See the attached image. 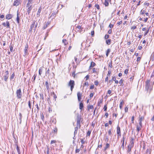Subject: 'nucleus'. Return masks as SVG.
I'll return each instance as SVG.
<instances>
[{"mask_svg":"<svg viewBox=\"0 0 154 154\" xmlns=\"http://www.w3.org/2000/svg\"><path fill=\"white\" fill-rule=\"evenodd\" d=\"M150 80H147L146 82L145 88L146 90L149 93H150L151 91L152 90V86L150 85Z\"/></svg>","mask_w":154,"mask_h":154,"instance_id":"1","label":"nucleus"},{"mask_svg":"<svg viewBox=\"0 0 154 154\" xmlns=\"http://www.w3.org/2000/svg\"><path fill=\"white\" fill-rule=\"evenodd\" d=\"M37 23L36 22L35 20H33V22L30 26V27L29 30V31L30 32H31L33 29L35 30L37 26Z\"/></svg>","mask_w":154,"mask_h":154,"instance_id":"2","label":"nucleus"},{"mask_svg":"<svg viewBox=\"0 0 154 154\" xmlns=\"http://www.w3.org/2000/svg\"><path fill=\"white\" fill-rule=\"evenodd\" d=\"M75 85V82L74 80H70L68 84V86L70 87V89L72 91L74 86Z\"/></svg>","mask_w":154,"mask_h":154,"instance_id":"3","label":"nucleus"},{"mask_svg":"<svg viewBox=\"0 0 154 154\" xmlns=\"http://www.w3.org/2000/svg\"><path fill=\"white\" fill-rule=\"evenodd\" d=\"M16 94L17 99L21 98L22 95V93L20 88L17 89L16 92Z\"/></svg>","mask_w":154,"mask_h":154,"instance_id":"4","label":"nucleus"},{"mask_svg":"<svg viewBox=\"0 0 154 154\" xmlns=\"http://www.w3.org/2000/svg\"><path fill=\"white\" fill-rule=\"evenodd\" d=\"M26 7H27L28 8L27 9V12L28 13V14L29 15L30 12V11L32 8V5H27V4Z\"/></svg>","mask_w":154,"mask_h":154,"instance_id":"5","label":"nucleus"},{"mask_svg":"<svg viewBox=\"0 0 154 154\" xmlns=\"http://www.w3.org/2000/svg\"><path fill=\"white\" fill-rule=\"evenodd\" d=\"M28 45L27 44L26 45H25V48L24 49V55H26L27 54H28Z\"/></svg>","mask_w":154,"mask_h":154,"instance_id":"6","label":"nucleus"},{"mask_svg":"<svg viewBox=\"0 0 154 154\" xmlns=\"http://www.w3.org/2000/svg\"><path fill=\"white\" fill-rule=\"evenodd\" d=\"M77 95L78 101H80L82 99V94L80 92H79L77 93Z\"/></svg>","mask_w":154,"mask_h":154,"instance_id":"7","label":"nucleus"},{"mask_svg":"<svg viewBox=\"0 0 154 154\" xmlns=\"http://www.w3.org/2000/svg\"><path fill=\"white\" fill-rule=\"evenodd\" d=\"M2 25L4 26H7V28H10V23L8 21H7L6 23H2Z\"/></svg>","mask_w":154,"mask_h":154,"instance_id":"8","label":"nucleus"},{"mask_svg":"<svg viewBox=\"0 0 154 154\" xmlns=\"http://www.w3.org/2000/svg\"><path fill=\"white\" fill-rule=\"evenodd\" d=\"M117 134L119 136H121V131L120 128L119 127V125L118 126L117 128Z\"/></svg>","mask_w":154,"mask_h":154,"instance_id":"9","label":"nucleus"},{"mask_svg":"<svg viewBox=\"0 0 154 154\" xmlns=\"http://www.w3.org/2000/svg\"><path fill=\"white\" fill-rule=\"evenodd\" d=\"M144 120V117L142 116L141 117H140L139 119V124L140 125H142V122Z\"/></svg>","mask_w":154,"mask_h":154,"instance_id":"10","label":"nucleus"},{"mask_svg":"<svg viewBox=\"0 0 154 154\" xmlns=\"http://www.w3.org/2000/svg\"><path fill=\"white\" fill-rule=\"evenodd\" d=\"M20 12H19L18 11H17V17L16 19V20L17 22V23L18 24L20 23V18L19 17V15H20Z\"/></svg>","mask_w":154,"mask_h":154,"instance_id":"11","label":"nucleus"},{"mask_svg":"<svg viewBox=\"0 0 154 154\" xmlns=\"http://www.w3.org/2000/svg\"><path fill=\"white\" fill-rule=\"evenodd\" d=\"M20 0H16L14 3V5L15 6H18L20 3Z\"/></svg>","mask_w":154,"mask_h":154,"instance_id":"12","label":"nucleus"},{"mask_svg":"<svg viewBox=\"0 0 154 154\" xmlns=\"http://www.w3.org/2000/svg\"><path fill=\"white\" fill-rule=\"evenodd\" d=\"M5 75L4 76V80L5 81H7L8 77V71L5 72Z\"/></svg>","mask_w":154,"mask_h":154,"instance_id":"13","label":"nucleus"},{"mask_svg":"<svg viewBox=\"0 0 154 154\" xmlns=\"http://www.w3.org/2000/svg\"><path fill=\"white\" fill-rule=\"evenodd\" d=\"M110 145L108 143H107L106 144L105 146L104 147V151L105 152L106 154V150L107 149L109 148V147Z\"/></svg>","mask_w":154,"mask_h":154,"instance_id":"14","label":"nucleus"},{"mask_svg":"<svg viewBox=\"0 0 154 154\" xmlns=\"http://www.w3.org/2000/svg\"><path fill=\"white\" fill-rule=\"evenodd\" d=\"M42 8L41 7H40L38 9V12L36 14V16H37V17H39V16H40V13L42 11Z\"/></svg>","mask_w":154,"mask_h":154,"instance_id":"15","label":"nucleus"},{"mask_svg":"<svg viewBox=\"0 0 154 154\" xmlns=\"http://www.w3.org/2000/svg\"><path fill=\"white\" fill-rule=\"evenodd\" d=\"M134 139L132 138H131V144L129 145L131 146V147H133L134 146Z\"/></svg>","mask_w":154,"mask_h":154,"instance_id":"16","label":"nucleus"},{"mask_svg":"<svg viewBox=\"0 0 154 154\" xmlns=\"http://www.w3.org/2000/svg\"><path fill=\"white\" fill-rule=\"evenodd\" d=\"M12 17V15L10 14H8L6 15V19L9 20L11 19Z\"/></svg>","mask_w":154,"mask_h":154,"instance_id":"17","label":"nucleus"},{"mask_svg":"<svg viewBox=\"0 0 154 154\" xmlns=\"http://www.w3.org/2000/svg\"><path fill=\"white\" fill-rule=\"evenodd\" d=\"M44 69V68L43 67H41L39 70V75H41L42 73V71Z\"/></svg>","mask_w":154,"mask_h":154,"instance_id":"18","label":"nucleus"},{"mask_svg":"<svg viewBox=\"0 0 154 154\" xmlns=\"http://www.w3.org/2000/svg\"><path fill=\"white\" fill-rule=\"evenodd\" d=\"M95 65L96 64L93 61L91 62V63L89 67L90 69L91 67H93L94 66H95Z\"/></svg>","mask_w":154,"mask_h":154,"instance_id":"19","label":"nucleus"},{"mask_svg":"<svg viewBox=\"0 0 154 154\" xmlns=\"http://www.w3.org/2000/svg\"><path fill=\"white\" fill-rule=\"evenodd\" d=\"M142 125H137V130L138 131V132L141 129V127H142Z\"/></svg>","mask_w":154,"mask_h":154,"instance_id":"20","label":"nucleus"},{"mask_svg":"<svg viewBox=\"0 0 154 154\" xmlns=\"http://www.w3.org/2000/svg\"><path fill=\"white\" fill-rule=\"evenodd\" d=\"M45 85L47 90H48L49 89V86L48 83V82L46 81L45 82Z\"/></svg>","mask_w":154,"mask_h":154,"instance_id":"21","label":"nucleus"},{"mask_svg":"<svg viewBox=\"0 0 154 154\" xmlns=\"http://www.w3.org/2000/svg\"><path fill=\"white\" fill-rule=\"evenodd\" d=\"M50 22L49 21L43 27L44 29H45L50 24Z\"/></svg>","mask_w":154,"mask_h":154,"instance_id":"22","label":"nucleus"},{"mask_svg":"<svg viewBox=\"0 0 154 154\" xmlns=\"http://www.w3.org/2000/svg\"><path fill=\"white\" fill-rule=\"evenodd\" d=\"M84 107L83 104L82 102H81L79 104V109L82 110Z\"/></svg>","mask_w":154,"mask_h":154,"instance_id":"23","label":"nucleus"},{"mask_svg":"<svg viewBox=\"0 0 154 154\" xmlns=\"http://www.w3.org/2000/svg\"><path fill=\"white\" fill-rule=\"evenodd\" d=\"M50 69H48V70L46 71V73H45V75L46 76L47 75H48V76H49V74H50Z\"/></svg>","mask_w":154,"mask_h":154,"instance_id":"24","label":"nucleus"},{"mask_svg":"<svg viewBox=\"0 0 154 154\" xmlns=\"http://www.w3.org/2000/svg\"><path fill=\"white\" fill-rule=\"evenodd\" d=\"M150 59L152 61L154 60V52L152 53Z\"/></svg>","mask_w":154,"mask_h":154,"instance_id":"25","label":"nucleus"},{"mask_svg":"<svg viewBox=\"0 0 154 154\" xmlns=\"http://www.w3.org/2000/svg\"><path fill=\"white\" fill-rule=\"evenodd\" d=\"M111 40L110 39H108V40H106V43L108 45H110L111 44Z\"/></svg>","mask_w":154,"mask_h":154,"instance_id":"26","label":"nucleus"},{"mask_svg":"<svg viewBox=\"0 0 154 154\" xmlns=\"http://www.w3.org/2000/svg\"><path fill=\"white\" fill-rule=\"evenodd\" d=\"M132 147H131V146L130 145H128V150L127 152H130L131 151V149Z\"/></svg>","mask_w":154,"mask_h":154,"instance_id":"27","label":"nucleus"},{"mask_svg":"<svg viewBox=\"0 0 154 154\" xmlns=\"http://www.w3.org/2000/svg\"><path fill=\"white\" fill-rule=\"evenodd\" d=\"M116 79V78L115 76H112V80H109V82H113V81H115Z\"/></svg>","mask_w":154,"mask_h":154,"instance_id":"28","label":"nucleus"},{"mask_svg":"<svg viewBox=\"0 0 154 154\" xmlns=\"http://www.w3.org/2000/svg\"><path fill=\"white\" fill-rule=\"evenodd\" d=\"M63 42L64 44L65 45H66L68 43L67 42L66 40V39H63L62 41Z\"/></svg>","mask_w":154,"mask_h":154,"instance_id":"29","label":"nucleus"},{"mask_svg":"<svg viewBox=\"0 0 154 154\" xmlns=\"http://www.w3.org/2000/svg\"><path fill=\"white\" fill-rule=\"evenodd\" d=\"M28 2L27 4V5H30L31 4H32V3L33 0H28Z\"/></svg>","mask_w":154,"mask_h":154,"instance_id":"30","label":"nucleus"},{"mask_svg":"<svg viewBox=\"0 0 154 154\" xmlns=\"http://www.w3.org/2000/svg\"><path fill=\"white\" fill-rule=\"evenodd\" d=\"M124 141H123V142H122V145L121 147V148L123 150H124Z\"/></svg>","mask_w":154,"mask_h":154,"instance_id":"31","label":"nucleus"},{"mask_svg":"<svg viewBox=\"0 0 154 154\" xmlns=\"http://www.w3.org/2000/svg\"><path fill=\"white\" fill-rule=\"evenodd\" d=\"M123 101H121L119 104V107L121 109H122V106H123Z\"/></svg>","mask_w":154,"mask_h":154,"instance_id":"32","label":"nucleus"},{"mask_svg":"<svg viewBox=\"0 0 154 154\" xmlns=\"http://www.w3.org/2000/svg\"><path fill=\"white\" fill-rule=\"evenodd\" d=\"M57 13V12L55 13V12H53L51 14V16L49 17L50 18H52V17L54 16V15H55V14Z\"/></svg>","mask_w":154,"mask_h":154,"instance_id":"33","label":"nucleus"},{"mask_svg":"<svg viewBox=\"0 0 154 154\" xmlns=\"http://www.w3.org/2000/svg\"><path fill=\"white\" fill-rule=\"evenodd\" d=\"M94 107L92 105H90L88 106V110H89L90 109H92Z\"/></svg>","mask_w":154,"mask_h":154,"instance_id":"34","label":"nucleus"},{"mask_svg":"<svg viewBox=\"0 0 154 154\" xmlns=\"http://www.w3.org/2000/svg\"><path fill=\"white\" fill-rule=\"evenodd\" d=\"M110 50L109 49H108L107 50V51H106V55L107 57H108V56L109 54V53H110Z\"/></svg>","mask_w":154,"mask_h":154,"instance_id":"35","label":"nucleus"},{"mask_svg":"<svg viewBox=\"0 0 154 154\" xmlns=\"http://www.w3.org/2000/svg\"><path fill=\"white\" fill-rule=\"evenodd\" d=\"M109 2H106L105 1V2L104 3V5H105V6L107 7L108 6L109 4Z\"/></svg>","mask_w":154,"mask_h":154,"instance_id":"36","label":"nucleus"},{"mask_svg":"<svg viewBox=\"0 0 154 154\" xmlns=\"http://www.w3.org/2000/svg\"><path fill=\"white\" fill-rule=\"evenodd\" d=\"M81 119L80 116H78L77 117V122H80Z\"/></svg>","mask_w":154,"mask_h":154,"instance_id":"37","label":"nucleus"},{"mask_svg":"<svg viewBox=\"0 0 154 154\" xmlns=\"http://www.w3.org/2000/svg\"><path fill=\"white\" fill-rule=\"evenodd\" d=\"M145 12V10H142L140 12V14L142 15Z\"/></svg>","mask_w":154,"mask_h":154,"instance_id":"38","label":"nucleus"},{"mask_svg":"<svg viewBox=\"0 0 154 154\" xmlns=\"http://www.w3.org/2000/svg\"><path fill=\"white\" fill-rule=\"evenodd\" d=\"M93 72L96 73L97 74H98V72L96 71V69L95 68H93Z\"/></svg>","mask_w":154,"mask_h":154,"instance_id":"39","label":"nucleus"},{"mask_svg":"<svg viewBox=\"0 0 154 154\" xmlns=\"http://www.w3.org/2000/svg\"><path fill=\"white\" fill-rule=\"evenodd\" d=\"M17 152L18 154H20V149H19V147L18 146H17Z\"/></svg>","mask_w":154,"mask_h":154,"instance_id":"40","label":"nucleus"},{"mask_svg":"<svg viewBox=\"0 0 154 154\" xmlns=\"http://www.w3.org/2000/svg\"><path fill=\"white\" fill-rule=\"evenodd\" d=\"M95 7L98 10H99L100 9L99 5L97 4H96L95 5Z\"/></svg>","mask_w":154,"mask_h":154,"instance_id":"41","label":"nucleus"},{"mask_svg":"<svg viewBox=\"0 0 154 154\" xmlns=\"http://www.w3.org/2000/svg\"><path fill=\"white\" fill-rule=\"evenodd\" d=\"M108 74H107V76H108L109 77V76L110 77V74H111V72L110 70H109L108 71Z\"/></svg>","mask_w":154,"mask_h":154,"instance_id":"42","label":"nucleus"},{"mask_svg":"<svg viewBox=\"0 0 154 154\" xmlns=\"http://www.w3.org/2000/svg\"><path fill=\"white\" fill-rule=\"evenodd\" d=\"M77 126L80 128L81 127L80 122H77Z\"/></svg>","mask_w":154,"mask_h":154,"instance_id":"43","label":"nucleus"},{"mask_svg":"<svg viewBox=\"0 0 154 154\" xmlns=\"http://www.w3.org/2000/svg\"><path fill=\"white\" fill-rule=\"evenodd\" d=\"M108 134H109L111 137H112V132H111V131L110 130H109V131H108Z\"/></svg>","mask_w":154,"mask_h":154,"instance_id":"44","label":"nucleus"},{"mask_svg":"<svg viewBox=\"0 0 154 154\" xmlns=\"http://www.w3.org/2000/svg\"><path fill=\"white\" fill-rule=\"evenodd\" d=\"M80 149H77V146H76V148L75 150V152L76 153H79V152L80 151Z\"/></svg>","mask_w":154,"mask_h":154,"instance_id":"45","label":"nucleus"},{"mask_svg":"<svg viewBox=\"0 0 154 154\" xmlns=\"http://www.w3.org/2000/svg\"><path fill=\"white\" fill-rule=\"evenodd\" d=\"M77 28L78 29H79V30L81 29V30L83 29L82 28L81 26L79 25L77 27Z\"/></svg>","mask_w":154,"mask_h":154,"instance_id":"46","label":"nucleus"},{"mask_svg":"<svg viewBox=\"0 0 154 154\" xmlns=\"http://www.w3.org/2000/svg\"><path fill=\"white\" fill-rule=\"evenodd\" d=\"M28 106H29V108L31 109V101L30 100H29L28 102Z\"/></svg>","mask_w":154,"mask_h":154,"instance_id":"47","label":"nucleus"},{"mask_svg":"<svg viewBox=\"0 0 154 154\" xmlns=\"http://www.w3.org/2000/svg\"><path fill=\"white\" fill-rule=\"evenodd\" d=\"M14 76H15L14 73H13L12 74V75L10 77V79H13Z\"/></svg>","mask_w":154,"mask_h":154,"instance_id":"48","label":"nucleus"},{"mask_svg":"<svg viewBox=\"0 0 154 154\" xmlns=\"http://www.w3.org/2000/svg\"><path fill=\"white\" fill-rule=\"evenodd\" d=\"M91 133V131H88L87 134V136H90Z\"/></svg>","mask_w":154,"mask_h":154,"instance_id":"49","label":"nucleus"},{"mask_svg":"<svg viewBox=\"0 0 154 154\" xmlns=\"http://www.w3.org/2000/svg\"><path fill=\"white\" fill-rule=\"evenodd\" d=\"M107 109V107L106 106V105H105V106H104V108H103L104 111H106Z\"/></svg>","mask_w":154,"mask_h":154,"instance_id":"50","label":"nucleus"},{"mask_svg":"<svg viewBox=\"0 0 154 154\" xmlns=\"http://www.w3.org/2000/svg\"><path fill=\"white\" fill-rule=\"evenodd\" d=\"M10 50L11 52L13 51V46L12 45L10 46Z\"/></svg>","mask_w":154,"mask_h":154,"instance_id":"51","label":"nucleus"},{"mask_svg":"<svg viewBox=\"0 0 154 154\" xmlns=\"http://www.w3.org/2000/svg\"><path fill=\"white\" fill-rule=\"evenodd\" d=\"M151 78H154V69L151 76Z\"/></svg>","mask_w":154,"mask_h":154,"instance_id":"52","label":"nucleus"},{"mask_svg":"<svg viewBox=\"0 0 154 154\" xmlns=\"http://www.w3.org/2000/svg\"><path fill=\"white\" fill-rule=\"evenodd\" d=\"M128 69H126L124 71V73L125 74H127L128 72Z\"/></svg>","mask_w":154,"mask_h":154,"instance_id":"53","label":"nucleus"},{"mask_svg":"<svg viewBox=\"0 0 154 154\" xmlns=\"http://www.w3.org/2000/svg\"><path fill=\"white\" fill-rule=\"evenodd\" d=\"M36 75H34L33 76V80L32 81H34L35 80V78L36 77Z\"/></svg>","mask_w":154,"mask_h":154,"instance_id":"54","label":"nucleus"},{"mask_svg":"<svg viewBox=\"0 0 154 154\" xmlns=\"http://www.w3.org/2000/svg\"><path fill=\"white\" fill-rule=\"evenodd\" d=\"M109 37V35H106L105 36V39H107Z\"/></svg>","mask_w":154,"mask_h":154,"instance_id":"55","label":"nucleus"},{"mask_svg":"<svg viewBox=\"0 0 154 154\" xmlns=\"http://www.w3.org/2000/svg\"><path fill=\"white\" fill-rule=\"evenodd\" d=\"M89 76L88 75H87L85 77V78L86 79V80H88L89 78Z\"/></svg>","mask_w":154,"mask_h":154,"instance_id":"56","label":"nucleus"},{"mask_svg":"<svg viewBox=\"0 0 154 154\" xmlns=\"http://www.w3.org/2000/svg\"><path fill=\"white\" fill-rule=\"evenodd\" d=\"M57 128H56L53 131L52 133L53 132H57Z\"/></svg>","mask_w":154,"mask_h":154,"instance_id":"57","label":"nucleus"},{"mask_svg":"<svg viewBox=\"0 0 154 154\" xmlns=\"http://www.w3.org/2000/svg\"><path fill=\"white\" fill-rule=\"evenodd\" d=\"M141 59L140 57H138L137 58V62L140 61Z\"/></svg>","mask_w":154,"mask_h":154,"instance_id":"58","label":"nucleus"},{"mask_svg":"<svg viewBox=\"0 0 154 154\" xmlns=\"http://www.w3.org/2000/svg\"><path fill=\"white\" fill-rule=\"evenodd\" d=\"M47 154H49V148L48 147H47Z\"/></svg>","mask_w":154,"mask_h":154,"instance_id":"59","label":"nucleus"},{"mask_svg":"<svg viewBox=\"0 0 154 154\" xmlns=\"http://www.w3.org/2000/svg\"><path fill=\"white\" fill-rule=\"evenodd\" d=\"M99 84V82L97 81H96L94 82V84L96 85H98Z\"/></svg>","mask_w":154,"mask_h":154,"instance_id":"60","label":"nucleus"},{"mask_svg":"<svg viewBox=\"0 0 154 154\" xmlns=\"http://www.w3.org/2000/svg\"><path fill=\"white\" fill-rule=\"evenodd\" d=\"M112 61L110 62V63H109V66L111 68H112Z\"/></svg>","mask_w":154,"mask_h":154,"instance_id":"61","label":"nucleus"},{"mask_svg":"<svg viewBox=\"0 0 154 154\" xmlns=\"http://www.w3.org/2000/svg\"><path fill=\"white\" fill-rule=\"evenodd\" d=\"M112 29H110L108 31V33L109 34H111L112 33Z\"/></svg>","mask_w":154,"mask_h":154,"instance_id":"62","label":"nucleus"},{"mask_svg":"<svg viewBox=\"0 0 154 154\" xmlns=\"http://www.w3.org/2000/svg\"><path fill=\"white\" fill-rule=\"evenodd\" d=\"M102 102V100H100V101H99L98 103V105L99 106L100 105V104Z\"/></svg>","mask_w":154,"mask_h":154,"instance_id":"63","label":"nucleus"},{"mask_svg":"<svg viewBox=\"0 0 154 154\" xmlns=\"http://www.w3.org/2000/svg\"><path fill=\"white\" fill-rule=\"evenodd\" d=\"M123 82V80L122 79H121L119 81V83L120 84H122Z\"/></svg>","mask_w":154,"mask_h":154,"instance_id":"64","label":"nucleus"}]
</instances>
